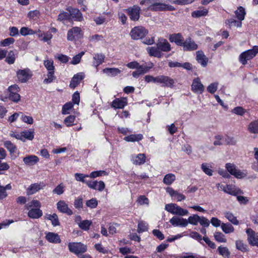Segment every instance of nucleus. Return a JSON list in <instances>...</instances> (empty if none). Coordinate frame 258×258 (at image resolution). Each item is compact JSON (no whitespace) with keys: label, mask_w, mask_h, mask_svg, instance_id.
<instances>
[{"label":"nucleus","mask_w":258,"mask_h":258,"mask_svg":"<svg viewBox=\"0 0 258 258\" xmlns=\"http://www.w3.org/2000/svg\"><path fill=\"white\" fill-rule=\"evenodd\" d=\"M148 229L147 223L143 221H139L138 222L137 231L139 233L147 231Z\"/></svg>","instance_id":"obj_50"},{"label":"nucleus","mask_w":258,"mask_h":258,"mask_svg":"<svg viewBox=\"0 0 258 258\" xmlns=\"http://www.w3.org/2000/svg\"><path fill=\"white\" fill-rule=\"evenodd\" d=\"M258 53V46H253L252 49L245 50L240 53L238 57L240 63L243 65L247 63L248 60L252 59Z\"/></svg>","instance_id":"obj_1"},{"label":"nucleus","mask_w":258,"mask_h":258,"mask_svg":"<svg viewBox=\"0 0 258 258\" xmlns=\"http://www.w3.org/2000/svg\"><path fill=\"white\" fill-rule=\"evenodd\" d=\"M16 60V53L14 50H10L7 54L6 61L8 64H14Z\"/></svg>","instance_id":"obj_48"},{"label":"nucleus","mask_w":258,"mask_h":258,"mask_svg":"<svg viewBox=\"0 0 258 258\" xmlns=\"http://www.w3.org/2000/svg\"><path fill=\"white\" fill-rule=\"evenodd\" d=\"M70 20V13L67 12H61L57 17V20L62 21L64 23V21Z\"/></svg>","instance_id":"obj_56"},{"label":"nucleus","mask_w":258,"mask_h":258,"mask_svg":"<svg viewBox=\"0 0 258 258\" xmlns=\"http://www.w3.org/2000/svg\"><path fill=\"white\" fill-rule=\"evenodd\" d=\"M174 10V7L159 2V0H153L152 7H151L152 11H165L169 10L172 11Z\"/></svg>","instance_id":"obj_8"},{"label":"nucleus","mask_w":258,"mask_h":258,"mask_svg":"<svg viewBox=\"0 0 258 258\" xmlns=\"http://www.w3.org/2000/svg\"><path fill=\"white\" fill-rule=\"evenodd\" d=\"M183 47L184 50L191 51L197 49L198 45L189 37L186 38L185 41H183Z\"/></svg>","instance_id":"obj_18"},{"label":"nucleus","mask_w":258,"mask_h":258,"mask_svg":"<svg viewBox=\"0 0 258 258\" xmlns=\"http://www.w3.org/2000/svg\"><path fill=\"white\" fill-rule=\"evenodd\" d=\"M45 184L43 182H36L35 183L32 184L28 186L27 188L26 192L27 195H32V194L36 193L42 189L44 187Z\"/></svg>","instance_id":"obj_13"},{"label":"nucleus","mask_w":258,"mask_h":258,"mask_svg":"<svg viewBox=\"0 0 258 258\" xmlns=\"http://www.w3.org/2000/svg\"><path fill=\"white\" fill-rule=\"evenodd\" d=\"M107 175H108V173L105 170H97L92 171V172L89 174V176L90 178H96Z\"/></svg>","instance_id":"obj_51"},{"label":"nucleus","mask_w":258,"mask_h":258,"mask_svg":"<svg viewBox=\"0 0 258 258\" xmlns=\"http://www.w3.org/2000/svg\"><path fill=\"white\" fill-rule=\"evenodd\" d=\"M42 211L40 208H34L30 210L28 212V216L32 219H38L41 217Z\"/></svg>","instance_id":"obj_31"},{"label":"nucleus","mask_w":258,"mask_h":258,"mask_svg":"<svg viewBox=\"0 0 258 258\" xmlns=\"http://www.w3.org/2000/svg\"><path fill=\"white\" fill-rule=\"evenodd\" d=\"M41 203L38 200H32L30 202L26 204L25 209L28 210L32 209L34 208H40Z\"/></svg>","instance_id":"obj_39"},{"label":"nucleus","mask_w":258,"mask_h":258,"mask_svg":"<svg viewBox=\"0 0 258 258\" xmlns=\"http://www.w3.org/2000/svg\"><path fill=\"white\" fill-rule=\"evenodd\" d=\"M225 24L230 28L233 27V26L240 28L242 26V23L240 22L239 20L237 21L234 19V18H230V19L226 20Z\"/></svg>","instance_id":"obj_43"},{"label":"nucleus","mask_w":258,"mask_h":258,"mask_svg":"<svg viewBox=\"0 0 258 258\" xmlns=\"http://www.w3.org/2000/svg\"><path fill=\"white\" fill-rule=\"evenodd\" d=\"M217 186L223 190L224 192L230 194V195L237 196L239 192V189L234 188L232 185H224L223 184H217Z\"/></svg>","instance_id":"obj_16"},{"label":"nucleus","mask_w":258,"mask_h":258,"mask_svg":"<svg viewBox=\"0 0 258 258\" xmlns=\"http://www.w3.org/2000/svg\"><path fill=\"white\" fill-rule=\"evenodd\" d=\"M43 64L44 67L47 69V72L55 71V66L54 61L51 59H45L44 60Z\"/></svg>","instance_id":"obj_47"},{"label":"nucleus","mask_w":258,"mask_h":258,"mask_svg":"<svg viewBox=\"0 0 258 258\" xmlns=\"http://www.w3.org/2000/svg\"><path fill=\"white\" fill-rule=\"evenodd\" d=\"M192 91L196 93H202L205 89L199 78L194 80L191 85Z\"/></svg>","instance_id":"obj_21"},{"label":"nucleus","mask_w":258,"mask_h":258,"mask_svg":"<svg viewBox=\"0 0 258 258\" xmlns=\"http://www.w3.org/2000/svg\"><path fill=\"white\" fill-rule=\"evenodd\" d=\"M221 228L225 233H230L234 231V228L229 223H222Z\"/></svg>","instance_id":"obj_40"},{"label":"nucleus","mask_w":258,"mask_h":258,"mask_svg":"<svg viewBox=\"0 0 258 258\" xmlns=\"http://www.w3.org/2000/svg\"><path fill=\"white\" fill-rule=\"evenodd\" d=\"M83 36V32L80 27H74L70 29L67 32V39L68 40H78Z\"/></svg>","instance_id":"obj_5"},{"label":"nucleus","mask_w":258,"mask_h":258,"mask_svg":"<svg viewBox=\"0 0 258 258\" xmlns=\"http://www.w3.org/2000/svg\"><path fill=\"white\" fill-rule=\"evenodd\" d=\"M104 39V36L102 35L95 34L90 35L89 37V40L92 42H97L101 41Z\"/></svg>","instance_id":"obj_60"},{"label":"nucleus","mask_w":258,"mask_h":258,"mask_svg":"<svg viewBox=\"0 0 258 258\" xmlns=\"http://www.w3.org/2000/svg\"><path fill=\"white\" fill-rule=\"evenodd\" d=\"M170 222L174 226L186 227L188 225L186 219L174 216L170 219Z\"/></svg>","instance_id":"obj_15"},{"label":"nucleus","mask_w":258,"mask_h":258,"mask_svg":"<svg viewBox=\"0 0 258 258\" xmlns=\"http://www.w3.org/2000/svg\"><path fill=\"white\" fill-rule=\"evenodd\" d=\"M218 251L220 254L224 257H228L229 256L230 253L228 249L226 247L219 246L218 247Z\"/></svg>","instance_id":"obj_58"},{"label":"nucleus","mask_w":258,"mask_h":258,"mask_svg":"<svg viewBox=\"0 0 258 258\" xmlns=\"http://www.w3.org/2000/svg\"><path fill=\"white\" fill-rule=\"evenodd\" d=\"M19 32L20 34L23 36L33 35L36 33L35 31H33V29L26 27H22L20 29Z\"/></svg>","instance_id":"obj_49"},{"label":"nucleus","mask_w":258,"mask_h":258,"mask_svg":"<svg viewBox=\"0 0 258 258\" xmlns=\"http://www.w3.org/2000/svg\"><path fill=\"white\" fill-rule=\"evenodd\" d=\"M224 144V137L221 135H217L215 136L214 145L215 146L222 145Z\"/></svg>","instance_id":"obj_61"},{"label":"nucleus","mask_w":258,"mask_h":258,"mask_svg":"<svg viewBox=\"0 0 258 258\" xmlns=\"http://www.w3.org/2000/svg\"><path fill=\"white\" fill-rule=\"evenodd\" d=\"M87 185L89 188L98 190L99 191H102L105 188V182L103 181L89 180L87 182Z\"/></svg>","instance_id":"obj_14"},{"label":"nucleus","mask_w":258,"mask_h":258,"mask_svg":"<svg viewBox=\"0 0 258 258\" xmlns=\"http://www.w3.org/2000/svg\"><path fill=\"white\" fill-rule=\"evenodd\" d=\"M248 130L252 134H258V120L252 121L249 123Z\"/></svg>","instance_id":"obj_42"},{"label":"nucleus","mask_w":258,"mask_h":258,"mask_svg":"<svg viewBox=\"0 0 258 258\" xmlns=\"http://www.w3.org/2000/svg\"><path fill=\"white\" fill-rule=\"evenodd\" d=\"M225 167L229 173L237 178H241L246 176V174L237 169L234 164L231 163H226Z\"/></svg>","instance_id":"obj_7"},{"label":"nucleus","mask_w":258,"mask_h":258,"mask_svg":"<svg viewBox=\"0 0 258 258\" xmlns=\"http://www.w3.org/2000/svg\"><path fill=\"white\" fill-rule=\"evenodd\" d=\"M76 119V116L74 115H69L64 119V123L67 126H71L73 125L74 122Z\"/></svg>","instance_id":"obj_59"},{"label":"nucleus","mask_w":258,"mask_h":258,"mask_svg":"<svg viewBox=\"0 0 258 258\" xmlns=\"http://www.w3.org/2000/svg\"><path fill=\"white\" fill-rule=\"evenodd\" d=\"M84 77L85 75L82 72L78 73L76 75H75L70 83V87L72 89H74V88L76 87V86L80 84L81 80H83Z\"/></svg>","instance_id":"obj_23"},{"label":"nucleus","mask_w":258,"mask_h":258,"mask_svg":"<svg viewBox=\"0 0 258 258\" xmlns=\"http://www.w3.org/2000/svg\"><path fill=\"white\" fill-rule=\"evenodd\" d=\"M67 10L70 13V18L72 17L75 21H83V16L79 9L69 7Z\"/></svg>","instance_id":"obj_17"},{"label":"nucleus","mask_w":258,"mask_h":258,"mask_svg":"<svg viewBox=\"0 0 258 258\" xmlns=\"http://www.w3.org/2000/svg\"><path fill=\"white\" fill-rule=\"evenodd\" d=\"M39 161L38 157L36 155H28L26 156L23 159V162L26 166H33L38 163Z\"/></svg>","instance_id":"obj_29"},{"label":"nucleus","mask_w":258,"mask_h":258,"mask_svg":"<svg viewBox=\"0 0 258 258\" xmlns=\"http://www.w3.org/2000/svg\"><path fill=\"white\" fill-rule=\"evenodd\" d=\"M4 146L10 153L12 159H15L19 155V152H17V147L10 141L4 142Z\"/></svg>","instance_id":"obj_11"},{"label":"nucleus","mask_w":258,"mask_h":258,"mask_svg":"<svg viewBox=\"0 0 258 258\" xmlns=\"http://www.w3.org/2000/svg\"><path fill=\"white\" fill-rule=\"evenodd\" d=\"M32 77L33 72L28 68L18 69L16 72V78L20 83H27Z\"/></svg>","instance_id":"obj_2"},{"label":"nucleus","mask_w":258,"mask_h":258,"mask_svg":"<svg viewBox=\"0 0 258 258\" xmlns=\"http://www.w3.org/2000/svg\"><path fill=\"white\" fill-rule=\"evenodd\" d=\"M64 186L62 183H60L53 189L52 192L57 195H61L64 191Z\"/></svg>","instance_id":"obj_64"},{"label":"nucleus","mask_w":258,"mask_h":258,"mask_svg":"<svg viewBox=\"0 0 258 258\" xmlns=\"http://www.w3.org/2000/svg\"><path fill=\"white\" fill-rule=\"evenodd\" d=\"M123 140L127 142H136L140 141L143 140L142 134H132L128 136L125 137Z\"/></svg>","instance_id":"obj_34"},{"label":"nucleus","mask_w":258,"mask_h":258,"mask_svg":"<svg viewBox=\"0 0 258 258\" xmlns=\"http://www.w3.org/2000/svg\"><path fill=\"white\" fill-rule=\"evenodd\" d=\"M22 140L24 141L26 140H33L34 138V132L30 131H25L21 133Z\"/></svg>","instance_id":"obj_46"},{"label":"nucleus","mask_w":258,"mask_h":258,"mask_svg":"<svg viewBox=\"0 0 258 258\" xmlns=\"http://www.w3.org/2000/svg\"><path fill=\"white\" fill-rule=\"evenodd\" d=\"M224 216L227 219H228V221L231 222L233 224L237 225L239 224V221L237 218L235 217L234 215L230 212H226L224 213Z\"/></svg>","instance_id":"obj_41"},{"label":"nucleus","mask_w":258,"mask_h":258,"mask_svg":"<svg viewBox=\"0 0 258 258\" xmlns=\"http://www.w3.org/2000/svg\"><path fill=\"white\" fill-rule=\"evenodd\" d=\"M127 105V100L125 98H116L112 102V106L115 108H123Z\"/></svg>","instance_id":"obj_30"},{"label":"nucleus","mask_w":258,"mask_h":258,"mask_svg":"<svg viewBox=\"0 0 258 258\" xmlns=\"http://www.w3.org/2000/svg\"><path fill=\"white\" fill-rule=\"evenodd\" d=\"M140 7L137 5L129 7L126 9V12L131 19L133 21H138L140 18Z\"/></svg>","instance_id":"obj_10"},{"label":"nucleus","mask_w":258,"mask_h":258,"mask_svg":"<svg viewBox=\"0 0 258 258\" xmlns=\"http://www.w3.org/2000/svg\"><path fill=\"white\" fill-rule=\"evenodd\" d=\"M148 33L145 28L142 26H138L133 28L130 32V36L133 39H142Z\"/></svg>","instance_id":"obj_6"},{"label":"nucleus","mask_w":258,"mask_h":258,"mask_svg":"<svg viewBox=\"0 0 258 258\" xmlns=\"http://www.w3.org/2000/svg\"><path fill=\"white\" fill-rule=\"evenodd\" d=\"M57 208L62 213H66L69 215L73 214V211L69 209L68 204L63 200H60L57 202Z\"/></svg>","instance_id":"obj_19"},{"label":"nucleus","mask_w":258,"mask_h":258,"mask_svg":"<svg viewBox=\"0 0 258 258\" xmlns=\"http://www.w3.org/2000/svg\"><path fill=\"white\" fill-rule=\"evenodd\" d=\"M175 175L173 173H168L164 175L163 182L165 184L170 185L175 180Z\"/></svg>","instance_id":"obj_37"},{"label":"nucleus","mask_w":258,"mask_h":258,"mask_svg":"<svg viewBox=\"0 0 258 258\" xmlns=\"http://www.w3.org/2000/svg\"><path fill=\"white\" fill-rule=\"evenodd\" d=\"M196 60L203 67H206L208 61V58L202 50H198L196 52Z\"/></svg>","instance_id":"obj_27"},{"label":"nucleus","mask_w":258,"mask_h":258,"mask_svg":"<svg viewBox=\"0 0 258 258\" xmlns=\"http://www.w3.org/2000/svg\"><path fill=\"white\" fill-rule=\"evenodd\" d=\"M92 224V221L88 220H83L78 223L79 228L83 230H88Z\"/></svg>","instance_id":"obj_44"},{"label":"nucleus","mask_w":258,"mask_h":258,"mask_svg":"<svg viewBox=\"0 0 258 258\" xmlns=\"http://www.w3.org/2000/svg\"><path fill=\"white\" fill-rule=\"evenodd\" d=\"M69 251L77 255L86 251V245L81 242H70L68 244Z\"/></svg>","instance_id":"obj_4"},{"label":"nucleus","mask_w":258,"mask_h":258,"mask_svg":"<svg viewBox=\"0 0 258 258\" xmlns=\"http://www.w3.org/2000/svg\"><path fill=\"white\" fill-rule=\"evenodd\" d=\"M102 72L107 76L110 77H115L120 74L121 71L120 69L115 68H105L103 69Z\"/></svg>","instance_id":"obj_32"},{"label":"nucleus","mask_w":258,"mask_h":258,"mask_svg":"<svg viewBox=\"0 0 258 258\" xmlns=\"http://www.w3.org/2000/svg\"><path fill=\"white\" fill-rule=\"evenodd\" d=\"M132 162L136 165H142L146 162V155L144 153L133 155L131 158Z\"/></svg>","instance_id":"obj_25"},{"label":"nucleus","mask_w":258,"mask_h":258,"mask_svg":"<svg viewBox=\"0 0 258 258\" xmlns=\"http://www.w3.org/2000/svg\"><path fill=\"white\" fill-rule=\"evenodd\" d=\"M200 216L197 214H194L191 216H189L187 220L188 224H192L194 225H197L199 223Z\"/></svg>","instance_id":"obj_54"},{"label":"nucleus","mask_w":258,"mask_h":258,"mask_svg":"<svg viewBox=\"0 0 258 258\" xmlns=\"http://www.w3.org/2000/svg\"><path fill=\"white\" fill-rule=\"evenodd\" d=\"M212 166L209 164L207 163H203L201 165V169L204 173L209 176H211L213 174V170L211 169Z\"/></svg>","instance_id":"obj_45"},{"label":"nucleus","mask_w":258,"mask_h":258,"mask_svg":"<svg viewBox=\"0 0 258 258\" xmlns=\"http://www.w3.org/2000/svg\"><path fill=\"white\" fill-rule=\"evenodd\" d=\"M236 246L237 249L242 251H246L247 249V245L243 242V241L239 240L236 242Z\"/></svg>","instance_id":"obj_63"},{"label":"nucleus","mask_w":258,"mask_h":258,"mask_svg":"<svg viewBox=\"0 0 258 258\" xmlns=\"http://www.w3.org/2000/svg\"><path fill=\"white\" fill-rule=\"evenodd\" d=\"M214 236L215 240L218 242L226 243L227 241L225 236L221 232H215Z\"/></svg>","instance_id":"obj_52"},{"label":"nucleus","mask_w":258,"mask_h":258,"mask_svg":"<svg viewBox=\"0 0 258 258\" xmlns=\"http://www.w3.org/2000/svg\"><path fill=\"white\" fill-rule=\"evenodd\" d=\"M45 238L49 242L59 243L61 242V239L58 233L49 232L45 235Z\"/></svg>","instance_id":"obj_24"},{"label":"nucleus","mask_w":258,"mask_h":258,"mask_svg":"<svg viewBox=\"0 0 258 258\" xmlns=\"http://www.w3.org/2000/svg\"><path fill=\"white\" fill-rule=\"evenodd\" d=\"M234 13L237 18L240 22L244 20L246 12L243 7L240 6L238 7L237 10H236Z\"/></svg>","instance_id":"obj_35"},{"label":"nucleus","mask_w":258,"mask_h":258,"mask_svg":"<svg viewBox=\"0 0 258 258\" xmlns=\"http://www.w3.org/2000/svg\"><path fill=\"white\" fill-rule=\"evenodd\" d=\"M209 13V10L207 9L194 11L191 13V16L194 18H199L201 17L206 16Z\"/></svg>","instance_id":"obj_38"},{"label":"nucleus","mask_w":258,"mask_h":258,"mask_svg":"<svg viewBox=\"0 0 258 258\" xmlns=\"http://www.w3.org/2000/svg\"><path fill=\"white\" fill-rule=\"evenodd\" d=\"M174 81L173 79L168 76L159 75L157 76L158 84H161V86L172 87L174 86Z\"/></svg>","instance_id":"obj_9"},{"label":"nucleus","mask_w":258,"mask_h":258,"mask_svg":"<svg viewBox=\"0 0 258 258\" xmlns=\"http://www.w3.org/2000/svg\"><path fill=\"white\" fill-rule=\"evenodd\" d=\"M105 55L102 53L95 54L93 56V65L97 68L98 66L103 63L105 59Z\"/></svg>","instance_id":"obj_33"},{"label":"nucleus","mask_w":258,"mask_h":258,"mask_svg":"<svg viewBox=\"0 0 258 258\" xmlns=\"http://www.w3.org/2000/svg\"><path fill=\"white\" fill-rule=\"evenodd\" d=\"M54 73L55 71L47 72V77L44 79V83L48 84L52 82L55 79Z\"/></svg>","instance_id":"obj_55"},{"label":"nucleus","mask_w":258,"mask_h":258,"mask_svg":"<svg viewBox=\"0 0 258 258\" xmlns=\"http://www.w3.org/2000/svg\"><path fill=\"white\" fill-rule=\"evenodd\" d=\"M45 218L51 221V224L53 226H56L59 225L58 216L56 214H46Z\"/></svg>","instance_id":"obj_36"},{"label":"nucleus","mask_w":258,"mask_h":258,"mask_svg":"<svg viewBox=\"0 0 258 258\" xmlns=\"http://www.w3.org/2000/svg\"><path fill=\"white\" fill-rule=\"evenodd\" d=\"M73 108V104L71 102L66 103L63 105L62 108V114H68L70 113V110Z\"/></svg>","instance_id":"obj_57"},{"label":"nucleus","mask_w":258,"mask_h":258,"mask_svg":"<svg viewBox=\"0 0 258 258\" xmlns=\"http://www.w3.org/2000/svg\"><path fill=\"white\" fill-rule=\"evenodd\" d=\"M247 234V239L250 244L252 246H258V233H256L252 229L248 228L246 230Z\"/></svg>","instance_id":"obj_12"},{"label":"nucleus","mask_w":258,"mask_h":258,"mask_svg":"<svg viewBox=\"0 0 258 258\" xmlns=\"http://www.w3.org/2000/svg\"><path fill=\"white\" fill-rule=\"evenodd\" d=\"M157 45L161 52L162 51L169 52V51L171 50V45L166 39H159L157 42Z\"/></svg>","instance_id":"obj_22"},{"label":"nucleus","mask_w":258,"mask_h":258,"mask_svg":"<svg viewBox=\"0 0 258 258\" xmlns=\"http://www.w3.org/2000/svg\"><path fill=\"white\" fill-rule=\"evenodd\" d=\"M165 210L171 214L177 215L179 216H185L189 214L188 210L183 209L177 204L174 203L167 204L165 205Z\"/></svg>","instance_id":"obj_3"},{"label":"nucleus","mask_w":258,"mask_h":258,"mask_svg":"<svg viewBox=\"0 0 258 258\" xmlns=\"http://www.w3.org/2000/svg\"><path fill=\"white\" fill-rule=\"evenodd\" d=\"M166 191L174 200L177 201H181L186 199V197L180 192L175 191L174 189L171 187H167Z\"/></svg>","instance_id":"obj_20"},{"label":"nucleus","mask_w":258,"mask_h":258,"mask_svg":"<svg viewBox=\"0 0 258 258\" xmlns=\"http://www.w3.org/2000/svg\"><path fill=\"white\" fill-rule=\"evenodd\" d=\"M169 40L171 42L175 43L177 45L183 46L184 40L183 36L180 33L170 35Z\"/></svg>","instance_id":"obj_28"},{"label":"nucleus","mask_w":258,"mask_h":258,"mask_svg":"<svg viewBox=\"0 0 258 258\" xmlns=\"http://www.w3.org/2000/svg\"><path fill=\"white\" fill-rule=\"evenodd\" d=\"M98 204V201L95 198H92L90 200L86 201V205L90 208H96Z\"/></svg>","instance_id":"obj_62"},{"label":"nucleus","mask_w":258,"mask_h":258,"mask_svg":"<svg viewBox=\"0 0 258 258\" xmlns=\"http://www.w3.org/2000/svg\"><path fill=\"white\" fill-rule=\"evenodd\" d=\"M75 177L77 181L83 182L85 183L86 184H87V182L89 181L85 180V178L89 177V174L76 173L75 174Z\"/></svg>","instance_id":"obj_53"},{"label":"nucleus","mask_w":258,"mask_h":258,"mask_svg":"<svg viewBox=\"0 0 258 258\" xmlns=\"http://www.w3.org/2000/svg\"><path fill=\"white\" fill-rule=\"evenodd\" d=\"M147 50L150 56L158 58H160L163 56V53L159 50L157 43L156 46L148 47Z\"/></svg>","instance_id":"obj_26"}]
</instances>
